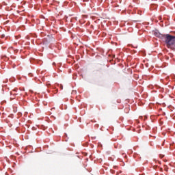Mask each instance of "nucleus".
Listing matches in <instances>:
<instances>
[{
	"label": "nucleus",
	"instance_id": "f257e3e1",
	"mask_svg": "<svg viewBox=\"0 0 175 175\" xmlns=\"http://www.w3.org/2000/svg\"><path fill=\"white\" fill-rule=\"evenodd\" d=\"M163 40L167 49L175 50V36L170 33L163 34Z\"/></svg>",
	"mask_w": 175,
	"mask_h": 175
},
{
	"label": "nucleus",
	"instance_id": "f03ea898",
	"mask_svg": "<svg viewBox=\"0 0 175 175\" xmlns=\"http://www.w3.org/2000/svg\"><path fill=\"white\" fill-rule=\"evenodd\" d=\"M43 44L49 46V44H53L55 42V38L53 37V35H48L46 38L42 40Z\"/></svg>",
	"mask_w": 175,
	"mask_h": 175
},
{
	"label": "nucleus",
	"instance_id": "7ed1b4c3",
	"mask_svg": "<svg viewBox=\"0 0 175 175\" xmlns=\"http://www.w3.org/2000/svg\"><path fill=\"white\" fill-rule=\"evenodd\" d=\"M153 34L157 38H159V39H161L162 40H163V35L164 34L161 33V32H159V31L158 29L154 30V31H153Z\"/></svg>",
	"mask_w": 175,
	"mask_h": 175
},
{
	"label": "nucleus",
	"instance_id": "20e7f679",
	"mask_svg": "<svg viewBox=\"0 0 175 175\" xmlns=\"http://www.w3.org/2000/svg\"><path fill=\"white\" fill-rule=\"evenodd\" d=\"M158 8V5L157 4H151L150 5V9L151 10H155Z\"/></svg>",
	"mask_w": 175,
	"mask_h": 175
},
{
	"label": "nucleus",
	"instance_id": "39448f33",
	"mask_svg": "<svg viewBox=\"0 0 175 175\" xmlns=\"http://www.w3.org/2000/svg\"><path fill=\"white\" fill-rule=\"evenodd\" d=\"M10 81H11V83H13V81H16V78H10Z\"/></svg>",
	"mask_w": 175,
	"mask_h": 175
},
{
	"label": "nucleus",
	"instance_id": "423d86ee",
	"mask_svg": "<svg viewBox=\"0 0 175 175\" xmlns=\"http://www.w3.org/2000/svg\"><path fill=\"white\" fill-rule=\"evenodd\" d=\"M57 66H58V67L62 66V63H59V64H57Z\"/></svg>",
	"mask_w": 175,
	"mask_h": 175
},
{
	"label": "nucleus",
	"instance_id": "0eeeda50",
	"mask_svg": "<svg viewBox=\"0 0 175 175\" xmlns=\"http://www.w3.org/2000/svg\"><path fill=\"white\" fill-rule=\"evenodd\" d=\"M8 23H9V21L4 22V25H6V24H8Z\"/></svg>",
	"mask_w": 175,
	"mask_h": 175
},
{
	"label": "nucleus",
	"instance_id": "6e6552de",
	"mask_svg": "<svg viewBox=\"0 0 175 175\" xmlns=\"http://www.w3.org/2000/svg\"><path fill=\"white\" fill-rule=\"evenodd\" d=\"M159 157H160V158H163V157H165V155H163V154H160Z\"/></svg>",
	"mask_w": 175,
	"mask_h": 175
},
{
	"label": "nucleus",
	"instance_id": "1a4fd4ad",
	"mask_svg": "<svg viewBox=\"0 0 175 175\" xmlns=\"http://www.w3.org/2000/svg\"><path fill=\"white\" fill-rule=\"evenodd\" d=\"M157 167H158V165H154L153 167L154 169H157Z\"/></svg>",
	"mask_w": 175,
	"mask_h": 175
},
{
	"label": "nucleus",
	"instance_id": "9d476101",
	"mask_svg": "<svg viewBox=\"0 0 175 175\" xmlns=\"http://www.w3.org/2000/svg\"><path fill=\"white\" fill-rule=\"evenodd\" d=\"M92 140H95V139H96V137H92Z\"/></svg>",
	"mask_w": 175,
	"mask_h": 175
},
{
	"label": "nucleus",
	"instance_id": "9b49d317",
	"mask_svg": "<svg viewBox=\"0 0 175 175\" xmlns=\"http://www.w3.org/2000/svg\"><path fill=\"white\" fill-rule=\"evenodd\" d=\"M64 137H68V134L65 133L64 134Z\"/></svg>",
	"mask_w": 175,
	"mask_h": 175
},
{
	"label": "nucleus",
	"instance_id": "f8f14e48",
	"mask_svg": "<svg viewBox=\"0 0 175 175\" xmlns=\"http://www.w3.org/2000/svg\"><path fill=\"white\" fill-rule=\"evenodd\" d=\"M76 92H77L76 90L72 91V94H76Z\"/></svg>",
	"mask_w": 175,
	"mask_h": 175
},
{
	"label": "nucleus",
	"instance_id": "ddd939ff",
	"mask_svg": "<svg viewBox=\"0 0 175 175\" xmlns=\"http://www.w3.org/2000/svg\"><path fill=\"white\" fill-rule=\"evenodd\" d=\"M55 65H56L55 62H53V66H55Z\"/></svg>",
	"mask_w": 175,
	"mask_h": 175
},
{
	"label": "nucleus",
	"instance_id": "4468645a",
	"mask_svg": "<svg viewBox=\"0 0 175 175\" xmlns=\"http://www.w3.org/2000/svg\"><path fill=\"white\" fill-rule=\"evenodd\" d=\"M95 126H96L97 128L99 127V124H95Z\"/></svg>",
	"mask_w": 175,
	"mask_h": 175
},
{
	"label": "nucleus",
	"instance_id": "2eb2a0df",
	"mask_svg": "<svg viewBox=\"0 0 175 175\" xmlns=\"http://www.w3.org/2000/svg\"><path fill=\"white\" fill-rule=\"evenodd\" d=\"M60 88H61V90H62L64 88V87L62 85H60Z\"/></svg>",
	"mask_w": 175,
	"mask_h": 175
},
{
	"label": "nucleus",
	"instance_id": "dca6fc26",
	"mask_svg": "<svg viewBox=\"0 0 175 175\" xmlns=\"http://www.w3.org/2000/svg\"><path fill=\"white\" fill-rule=\"evenodd\" d=\"M14 91L15 92H17V89H14Z\"/></svg>",
	"mask_w": 175,
	"mask_h": 175
},
{
	"label": "nucleus",
	"instance_id": "f3484780",
	"mask_svg": "<svg viewBox=\"0 0 175 175\" xmlns=\"http://www.w3.org/2000/svg\"><path fill=\"white\" fill-rule=\"evenodd\" d=\"M3 83H8V79L5 81H3Z\"/></svg>",
	"mask_w": 175,
	"mask_h": 175
},
{
	"label": "nucleus",
	"instance_id": "a211bd4d",
	"mask_svg": "<svg viewBox=\"0 0 175 175\" xmlns=\"http://www.w3.org/2000/svg\"><path fill=\"white\" fill-rule=\"evenodd\" d=\"M111 172H112V173H114V172H115V171H114V170H111Z\"/></svg>",
	"mask_w": 175,
	"mask_h": 175
},
{
	"label": "nucleus",
	"instance_id": "6ab92c4d",
	"mask_svg": "<svg viewBox=\"0 0 175 175\" xmlns=\"http://www.w3.org/2000/svg\"><path fill=\"white\" fill-rule=\"evenodd\" d=\"M2 38H5V35H3V36H2Z\"/></svg>",
	"mask_w": 175,
	"mask_h": 175
},
{
	"label": "nucleus",
	"instance_id": "aec40b11",
	"mask_svg": "<svg viewBox=\"0 0 175 175\" xmlns=\"http://www.w3.org/2000/svg\"><path fill=\"white\" fill-rule=\"evenodd\" d=\"M56 92H58V89H56Z\"/></svg>",
	"mask_w": 175,
	"mask_h": 175
},
{
	"label": "nucleus",
	"instance_id": "412c9836",
	"mask_svg": "<svg viewBox=\"0 0 175 175\" xmlns=\"http://www.w3.org/2000/svg\"><path fill=\"white\" fill-rule=\"evenodd\" d=\"M65 142H68V139H65Z\"/></svg>",
	"mask_w": 175,
	"mask_h": 175
},
{
	"label": "nucleus",
	"instance_id": "4be33fe9",
	"mask_svg": "<svg viewBox=\"0 0 175 175\" xmlns=\"http://www.w3.org/2000/svg\"><path fill=\"white\" fill-rule=\"evenodd\" d=\"M147 119V118L146 117H145V120H146Z\"/></svg>",
	"mask_w": 175,
	"mask_h": 175
},
{
	"label": "nucleus",
	"instance_id": "5701e85b",
	"mask_svg": "<svg viewBox=\"0 0 175 175\" xmlns=\"http://www.w3.org/2000/svg\"><path fill=\"white\" fill-rule=\"evenodd\" d=\"M99 146H102V144H99Z\"/></svg>",
	"mask_w": 175,
	"mask_h": 175
},
{
	"label": "nucleus",
	"instance_id": "b1692460",
	"mask_svg": "<svg viewBox=\"0 0 175 175\" xmlns=\"http://www.w3.org/2000/svg\"><path fill=\"white\" fill-rule=\"evenodd\" d=\"M52 88H54V86H52Z\"/></svg>",
	"mask_w": 175,
	"mask_h": 175
},
{
	"label": "nucleus",
	"instance_id": "393cba45",
	"mask_svg": "<svg viewBox=\"0 0 175 175\" xmlns=\"http://www.w3.org/2000/svg\"><path fill=\"white\" fill-rule=\"evenodd\" d=\"M10 94L12 95V92H10Z\"/></svg>",
	"mask_w": 175,
	"mask_h": 175
},
{
	"label": "nucleus",
	"instance_id": "a878e982",
	"mask_svg": "<svg viewBox=\"0 0 175 175\" xmlns=\"http://www.w3.org/2000/svg\"><path fill=\"white\" fill-rule=\"evenodd\" d=\"M53 118H55V117H54V116H53Z\"/></svg>",
	"mask_w": 175,
	"mask_h": 175
}]
</instances>
